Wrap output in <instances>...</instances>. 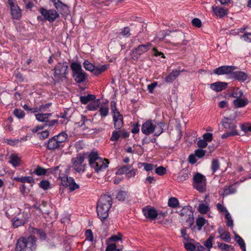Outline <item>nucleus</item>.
Segmentation results:
<instances>
[{
    "label": "nucleus",
    "mask_w": 251,
    "mask_h": 251,
    "mask_svg": "<svg viewBox=\"0 0 251 251\" xmlns=\"http://www.w3.org/2000/svg\"><path fill=\"white\" fill-rule=\"evenodd\" d=\"M236 69L234 66H223L215 69L213 72L217 75L231 74L232 72Z\"/></svg>",
    "instance_id": "nucleus-14"
},
{
    "label": "nucleus",
    "mask_w": 251,
    "mask_h": 251,
    "mask_svg": "<svg viewBox=\"0 0 251 251\" xmlns=\"http://www.w3.org/2000/svg\"><path fill=\"white\" fill-rule=\"evenodd\" d=\"M68 65L66 62H59L57 63L54 69L53 74V80L55 83L60 82L67 78Z\"/></svg>",
    "instance_id": "nucleus-3"
},
{
    "label": "nucleus",
    "mask_w": 251,
    "mask_h": 251,
    "mask_svg": "<svg viewBox=\"0 0 251 251\" xmlns=\"http://www.w3.org/2000/svg\"><path fill=\"white\" fill-rule=\"evenodd\" d=\"M21 241L22 242L24 246L23 247L21 246V248L24 251H25L26 248L29 249L30 251H34L36 248V238L32 235L29 236L27 238H20L18 239L17 242Z\"/></svg>",
    "instance_id": "nucleus-10"
},
{
    "label": "nucleus",
    "mask_w": 251,
    "mask_h": 251,
    "mask_svg": "<svg viewBox=\"0 0 251 251\" xmlns=\"http://www.w3.org/2000/svg\"><path fill=\"white\" fill-rule=\"evenodd\" d=\"M59 179L61 181V184L64 186H68V182L69 181V179L72 178L71 177H68V175L67 174V172H66L64 173H63L62 175L60 176Z\"/></svg>",
    "instance_id": "nucleus-35"
},
{
    "label": "nucleus",
    "mask_w": 251,
    "mask_h": 251,
    "mask_svg": "<svg viewBox=\"0 0 251 251\" xmlns=\"http://www.w3.org/2000/svg\"><path fill=\"white\" fill-rule=\"evenodd\" d=\"M70 68L72 70V75L76 82L80 83L85 81L87 74L82 70L81 65L77 62H72Z\"/></svg>",
    "instance_id": "nucleus-4"
},
{
    "label": "nucleus",
    "mask_w": 251,
    "mask_h": 251,
    "mask_svg": "<svg viewBox=\"0 0 251 251\" xmlns=\"http://www.w3.org/2000/svg\"><path fill=\"white\" fill-rule=\"evenodd\" d=\"M127 196V193L125 191H119L117 196L116 199L119 201H124Z\"/></svg>",
    "instance_id": "nucleus-43"
},
{
    "label": "nucleus",
    "mask_w": 251,
    "mask_h": 251,
    "mask_svg": "<svg viewBox=\"0 0 251 251\" xmlns=\"http://www.w3.org/2000/svg\"><path fill=\"white\" fill-rule=\"evenodd\" d=\"M235 240L243 251H246V245L243 239L238 234L235 236Z\"/></svg>",
    "instance_id": "nucleus-39"
},
{
    "label": "nucleus",
    "mask_w": 251,
    "mask_h": 251,
    "mask_svg": "<svg viewBox=\"0 0 251 251\" xmlns=\"http://www.w3.org/2000/svg\"><path fill=\"white\" fill-rule=\"evenodd\" d=\"M96 99L95 95L88 94L87 96H80V100L83 104H86L89 102L91 101Z\"/></svg>",
    "instance_id": "nucleus-33"
},
{
    "label": "nucleus",
    "mask_w": 251,
    "mask_h": 251,
    "mask_svg": "<svg viewBox=\"0 0 251 251\" xmlns=\"http://www.w3.org/2000/svg\"><path fill=\"white\" fill-rule=\"evenodd\" d=\"M194 218H193V212L192 214H190L188 215V217L187 219L186 222L188 226L191 227L194 224Z\"/></svg>",
    "instance_id": "nucleus-57"
},
{
    "label": "nucleus",
    "mask_w": 251,
    "mask_h": 251,
    "mask_svg": "<svg viewBox=\"0 0 251 251\" xmlns=\"http://www.w3.org/2000/svg\"><path fill=\"white\" fill-rule=\"evenodd\" d=\"M231 76L232 78L242 82L246 81L249 78L247 74L242 71H233L231 74Z\"/></svg>",
    "instance_id": "nucleus-19"
},
{
    "label": "nucleus",
    "mask_w": 251,
    "mask_h": 251,
    "mask_svg": "<svg viewBox=\"0 0 251 251\" xmlns=\"http://www.w3.org/2000/svg\"><path fill=\"white\" fill-rule=\"evenodd\" d=\"M164 126V124L162 122H154L153 126L154 129L153 132L154 135L156 136L160 135L163 132Z\"/></svg>",
    "instance_id": "nucleus-26"
},
{
    "label": "nucleus",
    "mask_w": 251,
    "mask_h": 251,
    "mask_svg": "<svg viewBox=\"0 0 251 251\" xmlns=\"http://www.w3.org/2000/svg\"><path fill=\"white\" fill-rule=\"evenodd\" d=\"M222 125L224 126V128L226 129H228L230 131H233V130H236V126L235 125L231 122L229 119L227 118L224 117V119L222 120L221 122Z\"/></svg>",
    "instance_id": "nucleus-25"
},
{
    "label": "nucleus",
    "mask_w": 251,
    "mask_h": 251,
    "mask_svg": "<svg viewBox=\"0 0 251 251\" xmlns=\"http://www.w3.org/2000/svg\"><path fill=\"white\" fill-rule=\"evenodd\" d=\"M218 247L222 250L228 251L230 249L233 250V247L231 245H229L225 243H219Z\"/></svg>",
    "instance_id": "nucleus-55"
},
{
    "label": "nucleus",
    "mask_w": 251,
    "mask_h": 251,
    "mask_svg": "<svg viewBox=\"0 0 251 251\" xmlns=\"http://www.w3.org/2000/svg\"><path fill=\"white\" fill-rule=\"evenodd\" d=\"M220 168V163L217 159H213L211 164V170L212 173L214 174Z\"/></svg>",
    "instance_id": "nucleus-44"
},
{
    "label": "nucleus",
    "mask_w": 251,
    "mask_h": 251,
    "mask_svg": "<svg viewBox=\"0 0 251 251\" xmlns=\"http://www.w3.org/2000/svg\"><path fill=\"white\" fill-rule=\"evenodd\" d=\"M120 132H121V131H120V130L114 131L112 132V136L111 137L110 140L111 141H118L119 138V137H120V136L121 135H120Z\"/></svg>",
    "instance_id": "nucleus-53"
},
{
    "label": "nucleus",
    "mask_w": 251,
    "mask_h": 251,
    "mask_svg": "<svg viewBox=\"0 0 251 251\" xmlns=\"http://www.w3.org/2000/svg\"><path fill=\"white\" fill-rule=\"evenodd\" d=\"M212 11L216 16L220 18L224 17L228 14V10L226 8L217 6H213Z\"/></svg>",
    "instance_id": "nucleus-17"
},
{
    "label": "nucleus",
    "mask_w": 251,
    "mask_h": 251,
    "mask_svg": "<svg viewBox=\"0 0 251 251\" xmlns=\"http://www.w3.org/2000/svg\"><path fill=\"white\" fill-rule=\"evenodd\" d=\"M12 221L13 227L16 228L24 225L27 220L26 216L24 217L23 216L21 217L20 215H19V217L14 218Z\"/></svg>",
    "instance_id": "nucleus-24"
},
{
    "label": "nucleus",
    "mask_w": 251,
    "mask_h": 251,
    "mask_svg": "<svg viewBox=\"0 0 251 251\" xmlns=\"http://www.w3.org/2000/svg\"><path fill=\"white\" fill-rule=\"evenodd\" d=\"M207 222L204 218L199 217L196 219V224L198 230H201L202 226Z\"/></svg>",
    "instance_id": "nucleus-37"
},
{
    "label": "nucleus",
    "mask_w": 251,
    "mask_h": 251,
    "mask_svg": "<svg viewBox=\"0 0 251 251\" xmlns=\"http://www.w3.org/2000/svg\"><path fill=\"white\" fill-rule=\"evenodd\" d=\"M215 238L214 235H211L204 243V246L208 249H210L213 247L212 241Z\"/></svg>",
    "instance_id": "nucleus-47"
},
{
    "label": "nucleus",
    "mask_w": 251,
    "mask_h": 251,
    "mask_svg": "<svg viewBox=\"0 0 251 251\" xmlns=\"http://www.w3.org/2000/svg\"><path fill=\"white\" fill-rule=\"evenodd\" d=\"M179 204L178 200L174 197L170 198L168 201V205L173 208L176 207Z\"/></svg>",
    "instance_id": "nucleus-45"
},
{
    "label": "nucleus",
    "mask_w": 251,
    "mask_h": 251,
    "mask_svg": "<svg viewBox=\"0 0 251 251\" xmlns=\"http://www.w3.org/2000/svg\"><path fill=\"white\" fill-rule=\"evenodd\" d=\"M88 158L90 166L97 173L105 170L109 163L107 159L99 157L97 152L90 153Z\"/></svg>",
    "instance_id": "nucleus-2"
},
{
    "label": "nucleus",
    "mask_w": 251,
    "mask_h": 251,
    "mask_svg": "<svg viewBox=\"0 0 251 251\" xmlns=\"http://www.w3.org/2000/svg\"><path fill=\"white\" fill-rule=\"evenodd\" d=\"M14 115L19 119H22L25 117V114L22 109H15L13 111Z\"/></svg>",
    "instance_id": "nucleus-48"
},
{
    "label": "nucleus",
    "mask_w": 251,
    "mask_h": 251,
    "mask_svg": "<svg viewBox=\"0 0 251 251\" xmlns=\"http://www.w3.org/2000/svg\"><path fill=\"white\" fill-rule=\"evenodd\" d=\"M142 211L146 218L151 220H154L158 216L156 209L151 206H148L143 208Z\"/></svg>",
    "instance_id": "nucleus-15"
},
{
    "label": "nucleus",
    "mask_w": 251,
    "mask_h": 251,
    "mask_svg": "<svg viewBox=\"0 0 251 251\" xmlns=\"http://www.w3.org/2000/svg\"><path fill=\"white\" fill-rule=\"evenodd\" d=\"M209 210V208L208 205L205 203L200 204L198 207V211L201 214L206 213Z\"/></svg>",
    "instance_id": "nucleus-46"
},
{
    "label": "nucleus",
    "mask_w": 251,
    "mask_h": 251,
    "mask_svg": "<svg viewBox=\"0 0 251 251\" xmlns=\"http://www.w3.org/2000/svg\"><path fill=\"white\" fill-rule=\"evenodd\" d=\"M131 168L132 166L130 165H124L122 166L117 169L116 174L121 175L126 174Z\"/></svg>",
    "instance_id": "nucleus-38"
},
{
    "label": "nucleus",
    "mask_w": 251,
    "mask_h": 251,
    "mask_svg": "<svg viewBox=\"0 0 251 251\" xmlns=\"http://www.w3.org/2000/svg\"><path fill=\"white\" fill-rule=\"evenodd\" d=\"M218 233L220 234V238L225 242L229 243L230 242L231 237L228 232H220V229H218Z\"/></svg>",
    "instance_id": "nucleus-36"
},
{
    "label": "nucleus",
    "mask_w": 251,
    "mask_h": 251,
    "mask_svg": "<svg viewBox=\"0 0 251 251\" xmlns=\"http://www.w3.org/2000/svg\"><path fill=\"white\" fill-rule=\"evenodd\" d=\"M155 171L157 175L162 176L166 174V169L163 166H161L156 168Z\"/></svg>",
    "instance_id": "nucleus-52"
},
{
    "label": "nucleus",
    "mask_w": 251,
    "mask_h": 251,
    "mask_svg": "<svg viewBox=\"0 0 251 251\" xmlns=\"http://www.w3.org/2000/svg\"><path fill=\"white\" fill-rule=\"evenodd\" d=\"M85 154L79 153L71 159L72 167L78 173L82 174L86 171V164L84 163Z\"/></svg>",
    "instance_id": "nucleus-5"
},
{
    "label": "nucleus",
    "mask_w": 251,
    "mask_h": 251,
    "mask_svg": "<svg viewBox=\"0 0 251 251\" xmlns=\"http://www.w3.org/2000/svg\"><path fill=\"white\" fill-rule=\"evenodd\" d=\"M50 1L53 3L55 10L60 14L65 16L69 14V7L60 0H50Z\"/></svg>",
    "instance_id": "nucleus-12"
},
{
    "label": "nucleus",
    "mask_w": 251,
    "mask_h": 251,
    "mask_svg": "<svg viewBox=\"0 0 251 251\" xmlns=\"http://www.w3.org/2000/svg\"><path fill=\"white\" fill-rule=\"evenodd\" d=\"M151 47V43L138 46L132 51L133 57L138 58L143 53L147 52Z\"/></svg>",
    "instance_id": "nucleus-13"
},
{
    "label": "nucleus",
    "mask_w": 251,
    "mask_h": 251,
    "mask_svg": "<svg viewBox=\"0 0 251 251\" xmlns=\"http://www.w3.org/2000/svg\"><path fill=\"white\" fill-rule=\"evenodd\" d=\"M40 14L44 17V20L48 21L50 23H52L56 19L59 17V13L53 9L47 10V9L41 7L39 9Z\"/></svg>",
    "instance_id": "nucleus-8"
},
{
    "label": "nucleus",
    "mask_w": 251,
    "mask_h": 251,
    "mask_svg": "<svg viewBox=\"0 0 251 251\" xmlns=\"http://www.w3.org/2000/svg\"><path fill=\"white\" fill-rule=\"evenodd\" d=\"M240 37L243 38L246 42H251V32H245L244 34L241 36Z\"/></svg>",
    "instance_id": "nucleus-61"
},
{
    "label": "nucleus",
    "mask_w": 251,
    "mask_h": 251,
    "mask_svg": "<svg viewBox=\"0 0 251 251\" xmlns=\"http://www.w3.org/2000/svg\"><path fill=\"white\" fill-rule=\"evenodd\" d=\"M47 172V170L38 166L34 170L33 173L37 176H42L45 175Z\"/></svg>",
    "instance_id": "nucleus-42"
},
{
    "label": "nucleus",
    "mask_w": 251,
    "mask_h": 251,
    "mask_svg": "<svg viewBox=\"0 0 251 251\" xmlns=\"http://www.w3.org/2000/svg\"><path fill=\"white\" fill-rule=\"evenodd\" d=\"M60 145L58 143L56 138L53 136L48 140L47 144V149L53 151L55 149H61Z\"/></svg>",
    "instance_id": "nucleus-21"
},
{
    "label": "nucleus",
    "mask_w": 251,
    "mask_h": 251,
    "mask_svg": "<svg viewBox=\"0 0 251 251\" xmlns=\"http://www.w3.org/2000/svg\"><path fill=\"white\" fill-rule=\"evenodd\" d=\"M69 180L68 186L69 187V189L71 191H73L79 188V185L75 182L73 177L71 178Z\"/></svg>",
    "instance_id": "nucleus-41"
},
{
    "label": "nucleus",
    "mask_w": 251,
    "mask_h": 251,
    "mask_svg": "<svg viewBox=\"0 0 251 251\" xmlns=\"http://www.w3.org/2000/svg\"><path fill=\"white\" fill-rule=\"evenodd\" d=\"M100 115L101 117H105L109 113V108L107 106L101 105L99 109Z\"/></svg>",
    "instance_id": "nucleus-40"
},
{
    "label": "nucleus",
    "mask_w": 251,
    "mask_h": 251,
    "mask_svg": "<svg viewBox=\"0 0 251 251\" xmlns=\"http://www.w3.org/2000/svg\"><path fill=\"white\" fill-rule=\"evenodd\" d=\"M181 72L180 71L173 70L166 76L165 82L167 83L173 82L179 76Z\"/></svg>",
    "instance_id": "nucleus-23"
},
{
    "label": "nucleus",
    "mask_w": 251,
    "mask_h": 251,
    "mask_svg": "<svg viewBox=\"0 0 251 251\" xmlns=\"http://www.w3.org/2000/svg\"><path fill=\"white\" fill-rule=\"evenodd\" d=\"M226 218L227 220V225L228 226L232 227L233 226V220L231 219L230 213L228 212H227V213L225 215Z\"/></svg>",
    "instance_id": "nucleus-60"
},
{
    "label": "nucleus",
    "mask_w": 251,
    "mask_h": 251,
    "mask_svg": "<svg viewBox=\"0 0 251 251\" xmlns=\"http://www.w3.org/2000/svg\"><path fill=\"white\" fill-rule=\"evenodd\" d=\"M83 65L86 70L90 71L96 75L100 74L106 71L108 68L107 66L105 65L100 66H95L93 64L91 63L88 60H85Z\"/></svg>",
    "instance_id": "nucleus-9"
},
{
    "label": "nucleus",
    "mask_w": 251,
    "mask_h": 251,
    "mask_svg": "<svg viewBox=\"0 0 251 251\" xmlns=\"http://www.w3.org/2000/svg\"><path fill=\"white\" fill-rule=\"evenodd\" d=\"M206 151L204 150L198 149L195 151V154L197 157L200 158L203 157L205 154Z\"/></svg>",
    "instance_id": "nucleus-62"
},
{
    "label": "nucleus",
    "mask_w": 251,
    "mask_h": 251,
    "mask_svg": "<svg viewBox=\"0 0 251 251\" xmlns=\"http://www.w3.org/2000/svg\"><path fill=\"white\" fill-rule=\"evenodd\" d=\"M193 186L194 188L200 192H203L205 190L206 179L203 175L197 173L193 177Z\"/></svg>",
    "instance_id": "nucleus-7"
},
{
    "label": "nucleus",
    "mask_w": 251,
    "mask_h": 251,
    "mask_svg": "<svg viewBox=\"0 0 251 251\" xmlns=\"http://www.w3.org/2000/svg\"><path fill=\"white\" fill-rule=\"evenodd\" d=\"M154 123V122L151 120L147 121L142 126V132L147 135L153 133V130L154 129L153 128Z\"/></svg>",
    "instance_id": "nucleus-16"
},
{
    "label": "nucleus",
    "mask_w": 251,
    "mask_h": 251,
    "mask_svg": "<svg viewBox=\"0 0 251 251\" xmlns=\"http://www.w3.org/2000/svg\"><path fill=\"white\" fill-rule=\"evenodd\" d=\"M105 251H121V250L117 248L115 243H112L107 245Z\"/></svg>",
    "instance_id": "nucleus-50"
},
{
    "label": "nucleus",
    "mask_w": 251,
    "mask_h": 251,
    "mask_svg": "<svg viewBox=\"0 0 251 251\" xmlns=\"http://www.w3.org/2000/svg\"><path fill=\"white\" fill-rule=\"evenodd\" d=\"M184 247L187 251H194L196 249L195 246L189 242L185 243Z\"/></svg>",
    "instance_id": "nucleus-64"
},
{
    "label": "nucleus",
    "mask_w": 251,
    "mask_h": 251,
    "mask_svg": "<svg viewBox=\"0 0 251 251\" xmlns=\"http://www.w3.org/2000/svg\"><path fill=\"white\" fill-rule=\"evenodd\" d=\"M35 232L37 234V235L41 238V239L45 240L46 239V234L43 230L36 229Z\"/></svg>",
    "instance_id": "nucleus-63"
},
{
    "label": "nucleus",
    "mask_w": 251,
    "mask_h": 251,
    "mask_svg": "<svg viewBox=\"0 0 251 251\" xmlns=\"http://www.w3.org/2000/svg\"><path fill=\"white\" fill-rule=\"evenodd\" d=\"M236 192V188L234 185L225 186L223 189V192L221 194L223 196H226L229 195L233 194Z\"/></svg>",
    "instance_id": "nucleus-30"
},
{
    "label": "nucleus",
    "mask_w": 251,
    "mask_h": 251,
    "mask_svg": "<svg viewBox=\"0 0 251 251\" xmlns=\"http://www.w3.org/2000/svg\"><path fill=\"white\" fill-rule=\"evenodd\" d=\"M112 204V199L107 195L101 196L97 203V211L99 218L103 221L107 218Z\"/></svg>",
    "instance_id": "nucleus-1"
},
{
    "label": "nucleus",
    "mask_w": 251,
    "mask_h": 251,
    "mask_svg": "<svg viewBox=\"0 0 251 251\" xmlns=\"http://www.w3.org/2000/svg\"><path fill=\"white\" fill-rule=\"evenodd\" d=\"M230 96L236 99L242 98L243 96L242 91L238 88H234L230 93Z\"/></svg>",
    "instance_id": "nucleus-34"
},
{
    "label": "nucleus",
    "mask_w": 251,
    "mask_h": 251,
    "mask_svg": "<svg viewBox=\"0 0 251 251\" xmlns=\"http://www.w3.org/2000/svg\"><path fill=\"white\" fill-rule=\"evenodd\" d=\"M249 103V100L245 97L236 99L233 100V105L236 108L246 106Z\"/></svg>",
    "instance_id": "nucleus-18"
},
{
    "label": "nucleus",
    "mask_w": 251,
    "mask_h": 251,
    "mask_svg": "<svg viewBox=\"0 0 251 251\" xmlns=\"http://www.w3.org/2000/svg\"><path fill=\"white\" fill-rule=\"evenodd\" d=\"M54 137L56 138L58 143L62 148L64 147V143L68 138V135L65 132H62Z\"/></svg>",
    "instance_id": "nucleus-27"
},
{
    "label": "nucleus",
    "mask_w": 251,
    "mask_h": 251,
    "mask_svg": "<svg viewBox=\"0 0 251 251\" xmlns=\"http://www.w3.org/2000/svg\"><path fill=\"white\" fill-rule=\"evenodd\" d=\"M141 165L144 167V170L147 172L151 171L153 169V165L152 164L143 162L141 163Z\"/></svg>",
    "instance_id": "nucleus-54"
},
{
    "label": "nucleus",
    "mask_w": 251,
    "mask_h": 251,
    "mask_svg": "<svg viewBox=\"0 0 251 251\" xmlns=\"http://www.w3.org/2000/svg\"><path fill=\"white\" fill-rule=\"evenodd\" d=\"M110 104L114 127L116 129H119L123 125V115L120 113L117 108L116 103L114 101H112Z\"/></svg>",
    "instance_id": "nucleus-6"
},
{
    "label": "nucleus",
    "mask_w": 251,
    "mask_h": 251,
    "mask_svg": "<svg viewBox=\"0 0 251 251\" xmlns=\"http://www.w3.org/2000/svg\"><path fill=\"white\" fill-rule=\"evenodd\" d=\"M238 133L236 130H233V131H227L225 133L223 134L222 135V138H223V139L226 138H227L228 137H229L231 136H234V135H238Z\"/></svg>",
    "instance_id": "nucleus-51"
},
{
    "label": "nucleus",
    "mask_w": 251,
    "mask_h": 251,
    "mask_svg": "<svg viewBox=\"0 0 251 251\" xmlns=\"http://www.w3.org/2000/svg\"><path fill=\"white\" fill-rule=\"evenodd\" d=\"M51 115V113H38L35 114L36 119L40 122L45 123L46 124L47 122H48V119Z\"/></svg>",
    "instance_id": "nucleus-29"
},
{
    "label": "nucleus",
    "mask_w": 251,
    "mask_h": 251,
    "mask_svg": "<svg viewBox=\"0 0 251 251\" xmlns=\"http://www.w3.org/2000/svg\"><path fill=\"white\" fill-rule=\"evenodd\" d=\"M191 172L188 169H182L178 174L176 180L178 182H183L188 179L190 175Z\"/></svg>",
    "instance_id": "nucleus-22"
},
{
    "label": "nucleus",
    "mask_w": 251,
    "mask_h": 251,
    "mask_svg": "<svg viewBox=\"0 0 251 251\" xmlns=\"http://www.w3.org/2000/svg\"><path fill=\"white\" fill-rule=\"evenodd\" d=\"M9 162L13 167H16L20 166L21 164V159L17 155L12 154L10 156Z\"/></svg>",
    "instance_id": "nucleus-31"
},
{
    "label": "nucleus",
    "mask_w": 251,
    "mask_h": 251,
    "mask_svg": "<svg viewBox=\"0 0 251 251\" xmlns=\"http://www.w3.org/2000/svg\"><path fill=\"white\" fill-rule=\"evenodd\" d=\"M39 185L40 188H42L43 189L46 190H48L50 188V184L49 181L46 180H44L41 181L39 184Z\"/></svg>",
    "instance_id": "nucleus-49"
},
{
    "label": "nucleus",
    "mask_w": 251,
    "mask_h": 251,
    "mask_svg": "<svg viewBox=\"0 0 251 251\" xmlns=\"http://www.w3.org/2000/svg\"><path fill=\"white\" fill-rule=\"evenodd\" d=\"M120 34L124 37H127L129 36L130 35L129 28L128 27H125L123 28L122 29Z\"/></svg>",
    "instance_id": "nucleus-58"
},
{
    "label": "nucleus",
    "mask_w": 251,
    "mask_h": 251,
    "mask_svg": "<svg viewBox=\"0 0 251 251\" xmlns=\"http://www.w3.org/2000/svg\"><path fill=\"white\" fill-rule=\"evenodd\" d=\"M227 83L218 81L210 84V88L215 92H221L226 89Z\"/></svg>",
    "instance_id": "nucleus-20"
},
{
    "label": "nucleus",
    "mask_w": 251,
    "mask_h": 251,
    "mask_svg": "<svg viewBox=\"0 0 251 251\" xmlns=\"http://www.w3.org/2000/svg\"><path fill=\"white\" fill-rule=\"evenodd\" d=\"M34 182V180L32 176H22V183H32Z\"/></svg>",
    "instance_id": "nucleus-59"
},
{
    "label": "nucleus",
    "mask_w": 251,
    "mask_h": 251,
    "mask_svg": "<svg viewBox=\"0 0 251 251\" xmlns=\"http://www.w3.org/2000/svg\"><path fill=\"white\" fill-rule=\"evenodd\" d=\"M100 99H95L89 102L87 105V109L91 111L95 110L100 106Z\"/></svg>",
    "instance_id": "nucleus-32"
},
{
    "label": "nucleus",
    "mask_w": 251,
    "mask_h": 251,
    "mask_svg": "<svg viewBox=\"0 0 251 251\" xmlns=\"http://www.w3.org/2000/svg\"><path fill=\"white\" fill-rule=\"evenodd\" d=\"M86 239L90 241H93V234L91 229H87L85 231Z\"/></svg>",
    "instance_id": "nucleus-56"
},
{
    "label": "nucleus",
    "mask_w": 251,
    "mask_h": 251,
    "mask_svg": "<svg viewBox=\"0 0 251 251\" xmlns=\"http://www.w3.org/2000/svg\"><path fill=\"white\" fill-rule=\"evenodd\" d=\"M51 172L53 173L56 177H59L63 173L66 172V169L60 166H56L50 169Z\"/></svg>",
    "instance_id": "nucleus-28"
},
{
    "label": "nucleus",
    "mask_w": 251,
    "mask_h": 251,
    "mask_svg": "<svg viewBox=\"0 0 251 251\" xmlns=\"http://www.w3.org/2000/svg\"><path fill=\"white\" fill-rule=\"evenodd\" d=\"M13 19L19 20L22 17L21 10L15 0H8Z\"/></svg>",
    "instance_id": "nucleus-11"
}]
</instances>
